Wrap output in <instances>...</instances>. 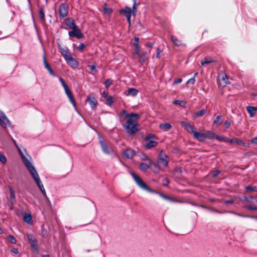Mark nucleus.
Here are the masks:
<instances>
[{
  "mask_svg": "<svg viewBox=\"0 0 257 257\" xmlns=\"http://www.w3.org/2000/svg\"><path fill=\"white\" fill-rule=\"evenodd\" d=\"M103 12L104 15L106 16H107L108 17V18H109L112 12V10L109 8H107L106 4H104Z\"/></svg>",
  "mask_w": 257,
  "mask_h": 257,
  "instance_id": "obj_32",
  "label": "nucleus"
},
{
  "mask_svg": "<svg viewBox=\"0 0 257 257\" xmlns=\"http://www.w3.org/2000/svg\"><path fill=\"white\" fill-rule=\"evenodd\" d=\"M245 208L250 211H256L257 210V205H246Z\"/></svg>",
  "mask_w": 257,
  "mask_h": 257,
  "instance_id": "obj_40",
  "label": "nucleus"
},
{
  "mask_svg": "<svg viewBox=\"0 0 257 257\" xmlns=\"http://www.w3.org/2000/svg\"><path fill=\"white\" fill-rule=\"evenodd\" d=\"M43 63L44 64L45 67L47 70H48L51 67H50V65L48 64V63L47 62V61L46 60V56L45 55L43 56Z\"/></svg>",
  "mask_w": 257,
  "mask_h": 257,
  "instance_id": "obj_41",
  "label": "nucleus"
},
{
  "mask_svg": "<svg viewBox=\"0 0 257 257\" xmlns=\"http://www.w3.org/2000/svg\"><path fill=\"white\" fill-rule=\"evenodd\" d=\"M171 39L172 42L177 46H179L181 45H183L182 41L177 38H176L175 36L172 35L171 36Z\"/></svg>",
  "mask_w": 257,
  "mask_h": 257,
  "instance_id": "obj_30",
  "label": "nucleus"
},
{
  "mask_svg": "<svg viewBox=\"0 0 257 257\" xmlns=\"http://www.w3.org/2000/svg\"><path fill=\"white\" fill-rule=\"evenodd\" d=\"M139 92V91L136 88H130L125 92V94L127 96H131L133 97L136 96Z\"/></svg>",
  "mask_w": 257,
  "mask_h": 257,
  "instance_id": "obj_20",
  "label": "nucleus"
},
{
  "mask_svg": "<svg viewBox=\"0 0 257 257\" xmlns=\"http://www.w3.org/2000/svg\"><path fill=\"white\" fill-rule=\"evenodd\" d=\"M148 142L145 145V147L147 149H151L153 147L156 146L158 143L156 141L149 140Z\"/></svg>",
  "mask_w": 257,
  "mask_h": 257,
  "instance_id": "obj_23",
  "label": "nucleus"
},
{
  "mask_svg": "<svg viewBox=\"0 0 257 257\" xmlns=\"http://www.w3.org/2000/svg\"><path fill=\"white\" fill-rule=\"evenodd\" d=\"M193 137L198 140L200 142H203L205 140L204 133V132H198L195 130L192 133Z\"/></svg>",
  "mask_w": 257,
  "mask_h": 257,
  "instance_id": "obj_14",
  "label": "nucleus"
},
{
  "mask_svg": "<svg viewBox=\"0 0 257 257\" xmlns=\"http://www.w3.org/2000/svg\"><path fill=\"white\" fill-rule=\"evenodd\" d=\"M67 63L73 68H77L78 66V62L74 58H72Z\"/></svg>",
  "mask_w": 257,
  "mask_h": 257,
  "instance_id": "obj_27",
  "label": "nucleus"
},
{
  "mask_svg": "<svg viewBox=\"0 0 257 257\" xmlns=\"http://www.w3.org/2000/svg\"><path fill=\"white\" fill-rule=\"evenodd\" d=\"M66 24L70 29H72L76 28V27H77L75 25L74 20L72 19H67L66 21Z\"/></svg>",
  "mask_w": 257,
  "mask_h": 257,
  "instance_id": "obj_24",
  "label": "nucleus"
},
{
  "mask_svg": "<svg viewBox=\"0 0 257 257\" xmlns=\"http://www.w3.org/2000/svg\"><path fill=\"white\" fill-rule=\"evenodd\" d=\"M139 118L140 115L137 113H131L129 114L126 122L123 125L127 133L130 135L134 134L139 130L137 122Z\"/></svg>",
  "mask_w": 257,
  "mask_h": 257,
  "instance_id": "obj_2",
  "label": "nucleus"
},
{
  "mask_svg": "<svg viewBox=\"0 0 257 257\" xmlns=\"http://www.w3.org/2000/svg\"><path fill=\"white\" fill-rule=\"evenodd\" d=\"M161 52V49L160 48H158L157 49V55H156L157 58H160V54Z\"/></svg>",
  "mask_w": 257,
  "mask_h": 257,
  "instance_id": "obj_62",
  "label": "nucleus"
},
{
  "mask_svg": "<svg viewBox=\"0 0 257 257\" xmlns=\"http://www.w3.org/2000/svg\"><path fill=\"white\" fill-rule=\"evenodd\" d=\"M0 124L3 127H6L10 124V121L6 115L1 111H0Z\"/></svg>",
  "mask_w": 257,
  "mask_h": 257,
  "instance_id": "obj_10",
  "label": "nucleus"
},
{
  "mask_svg": "<svg viewBox=\"0 0 257 257\" xmlns=\"http://www.w3.org/2000/svg\"><path fill=\"white\" fill-rule=\"evenodd\" d=\"M73 30L71 31H69L68 34L69 36L70 37H76L77 39H80L83 38V35L80 31V30L77 28V27H76V28L73 29Z\"/></svg>",
  "mask_w": 257,
  "mask_h": 257,
  "instance_id": "obj_9",
  "label": "nucleus"
},
{
  "mask_svg": "<svg viewBox=\"0 0 257 257\" xmlns=\"http://www.w3.org/2000/svg\"><path fill=\"white\" fill-rule=\"evenodd\" d=\"M39 17L42 22H44L45 21V14L44 12V9L41 8L39 12Z\"/></svg>",
  "mask_w": 257,
  "mask_h": 257,
  "instance_id": "obj_34",
  "label": "nucleus"
},
{
  "mask_svg": "<svg viewBox=\"0 0 257 257\" xmlns=\"http://www.w3.org/2000/svg\"><path fill=\"white\" fill-rule=\"evenodd\" d=\"M64 90H65V93H66V95H67L68 97L69 98L70 102L72 103L73 105L75 107H76V103H75V100H74V99L73 97L71 91L69 90L68 87L65 88L64 89Z\"/></svg>",
  "mask_w": 257,
  "mask_h": 257,
  "instance_id": "obj_16",
  "label": "nucleus"
},
{
  "mask_svg": "<svg viewBox=\"0 0 257 257\" xmlns=\"http://www.w3.org/2000/svg\"><path fill=\"white\" fill-rule=\"evenodd\" d=\"M173 103L174 104L180 105L183 107H185L186 104L185 101L180 100H175L173 101Z\"/></svg>",
  "mask_w": 257,
  "mask_h": 257,
  "instance_id": "obj_36",
  "label": "nucleus"
},
{
  "mask_svg": "<svg viewBox=\"0 0 257 257\" xmlns=\"http://www.w3.org/2000/svg\"><path fill=\"white\" fill-rule=\"evenodd\" d=\"M140 50H141V48L139 46L135 47V53L136 54H137L138 55H140Z\"/></svg>",
  "mask_w": 257,
  "mask_h": 257,
  "instance_id": "obj_58",
  "label": "nucleus"
},
{
  "mask_svg": "<svg viewBox=\"0 0 257 257\" xmlns=\"http://www.w3.org/2000/svg\"><path fill=\"white\" fill-rule=\"evenodd\" d=\"M159 194H160V196L161 197H162L163 198H164V199L173 202H181V201H179L178 200H176V199H174L173 198H171L170 197H169V196H167L166 195H164L162 193H160Z\"/></svg>",
  "mask_w": 257,
  "mask_h": 257,
  "instance_id": "obj_28",
  "label": "nucleus"
},
{
  "mask_svg": "<svg viewBox=\"0 0 257 257\" xmlns=\"http://www.w3.org/2000/svg\"><path fill=\"white\" fill-rule=\"evenodd\" d=\"M195 79L194 78V77H193L188 80V81H187V83L193 84L195 83Z\"/></svg>",
  "mask_w": 257,
  "mask_h": 257,
  "instance_id": "obj_56",
  "label": "nucleus"
},
{
  "mask_svg": "<svg viewBox=\"0 0 257 257\" xmlns=\"http://www.w3.org/2000/svg\"><path fill=\"white\" fill-rule=\"evenodd\" d=\"M88 67L91 71L96 72L97 71L96 66L95 65H88Z\"/></svg>",
  "mask_w": 257,
  "mask_h": 257,
  "instance_id": "obj_54",
  "label": "nucleus"
},
{
  "mask_svg": "<svg viewBox=\"0 0 257 257\" xmlns=\"http://www.w3.org/2000/svg\"><path fill=\"white\" fill-rule=\"evenodd\" d=\"M182 81V79L181 78H178L177 80L175 81L173 83L174 85L178 84L179 83H181Z\"/></svg>",
  "mask_w": 257,
  "mask_h": 257,
  "instance_id": "obj_61",
  "label": "nucleus"
},
{
  "mask_svg": "<svg viewBox=\"0 0 257 257\" xmlns=\"http://www.w3.org/2000/svg\"><path fill=\"white\" fill-rule=\"evenodd\" d=\"M214 62L215 61L211 57H206L201 61V64L202 66H204Z\"/></svg>",
  "mask_w": 257,
  "mask_h": 257,
  "instance_id": "obj_22",
  "label": "nucleus"
},
{
  "mask_svg": "<svg viewBox=\"0 0 257 257\" xmlns=\"http://www.w3.org/2000/svg\"><path fill=\"white\" fill-rule=\"evenodd\" d=\"M161 129L164 131L170 130L172 127V125L169 123H164L159 124Z\"/></svg>",
  "mask_w": 257,
  "mask_h": 257,
  "instance_id": "obj_29",
  "label": "nucleus"
},
{
  "mask_svg": "<svg viewBox=\"0 0 257 257\" xmlns=\"http://www.w3.org/2000/svg\"><path fill=\"white\" fill-rule=\"evenodd\" d=\"M64 57L67 62L73 58L69 52L66 55L64 56Z\"/></svg>",
  "mask_w": 257,
  "mask_h": 257,
  "instance_id": "obj_47",
  "label": "nucleus"
},
{
  "mask_svg": "<svg viewBox=\"0 0 257 257\" xmlns=\"http://www.w3.org/2000/svg\"><path fill=\"white\" fill-rule=\"evenodd\" d=\"M139 38L138 37H135L134 39V46L135 47L139 46Z\"/></svg>",
  "mask_w": 257,
  "mask_h": 257,
  "instance_id": "obj_53",
  "label": "nucleus"
},
{
  "mask_svg": "<svg viewBox=\"0 0 257 257\" xmlns=\"http://www.w3.org/2000/svg\"><path fill=\"white\" fill-rule=\"evenodd\" d=\"M99 142L103 153L107 155H110V151L108 149L107 145L104 139L100 136H99Z\"/></svg>",
  "mask_w": 257,
  "mask_h": 257,
  "instance_id": "obj_7",
  "label": "nucleus"
},
{
  "mask_svg": "<svg viewBox=\"0 0 257 257\" xmlns=\"http://www.w3.org/2000/svg\"><path fill=\"white\" fill-rule=\"evenodd\" d=\"M59 80L60 83H61L62 85L63 86L64 89L68 87L67 85L66 84V83H65V82L64 81V79L62 78L59 77Z\"/></svg>",
  "mask_w": 257,
  "mask_h": 257,
  "instance_id": "obj_48",
  "label": "nucleus"
},
{
  "mask_svg": "<svg viewBox=\"0 0 257 257\" xmlns=\"http://www.w3.org/2000/svg\"><path fill=\"white\" fill-rule=\"evenodd\" d=\"M133 11L128 7H125L123 10L121 11V13L126 18L129 26L131 25V18L132 15V14L135 15L137 9L136 6L140 4L139 2L137 3V0H133Z\"/></svg>",
  "mask_w": 257,
  "mask_h": 257,
  "instance_id": "obj_3",
  "label": "nucleus"
},
{
  "mask_svg": "<svg viewBox=\"0 0 257 257\" xmlns=\"http://www.w3.org/2000/svg\"><path fill=\"white\" fill-rule=\"evenodd\" d=\"M222 118L221 115H218L216 119L213 121V124L216 125V126H218L220 124V120Z\"/></svg>",
  "mask_w": 257,
  "mask_h": 257,
  "instance_id": "obj_38",
  "label": "nucleus"
},
{
  "mask_svg": "<svg viewBox=\"0 0 257 257\" xmlns=\"http://www.w3.org/2000/svg\"><path fill=\"white\" fill-rule=\"evenodd\" d=\"M20 153L21 154L24 164L29 171L35 182L43 194L47 197L46 192L43 185V183L40 178L39 175L32 163L23 154L21 150L19 149Z\"/></svg>",
  "mask_w": 257,
  "mask_h": 257,
  "instance_id": "obj_1",
  "label": "nucleus"
},
{
  "mask_svg": "<svg viewBox=\"0 0 257 257\" xmlns=\"http://www.w3.org/2000/svg\"><path fill=\"white\" fill-rule=\"evenodd\" d=\"M168 156L165 155L164 157L161 156V154L158 156V165L160 168H164L168 164V160L167 159Z\"/></svg>",
  "mask_w": 257,
  "mask_h": 257,
  "instance_id": "obj_8",
  "label": "nucleus"
},
{
  "mask_svg": "<svg viewBox=\"0 0 257 257\" xmlns=\"http://www.w3.org/2000/svg\"><path fill=\"white\" fill-rule=\"evenodd\" d=\"M135 152L131 149L128 148L126 149L125 151L123 152V156L128 159L132 158L135 155Z\"/></svg>",
  "mask_w": 257,
  "mask_h": 257,
  "instance_id": "obj_19",
  "label": "nucleus"
},
{
  "mask_svg": "<svg viewBox=\"0 0 257 257\" xmlns=\"http://www.w3.org/2000/svg\"><path fill=\"white\" fill-rule=\"evenodd\" d=\"M214 138H215L216 139H217L220 141H225V142H226V140L227 139V138L221 137L216 135V134L215 135Z\"/></svg>",
  "mask_w": 257,
  "mask_h": 257,
  "instance_id": "obj_46",
  "label": "nucleus"
},
{
  "mask_svg": "<svg viewBox=\"0 0 257 257\" xmlns=\"http://www.w3.org/2000/svg\"><path fill=\"white\" fill-rule=\"evenodd\" d=\"M85 48V45L84 44H80L79 46L77 47V49L80 51H82Z\"/></svg>",
  "mask_w": 257,
  "mask_h": 257,
  "instance_id": "obj_55",
  "label": "nucleus"
},
{
  "mask_svg": "<svg viewBox=\"0 0 257 257\" xmlns=\"http://www.w3.org/2000/svg\"><path fill=\"white\" fill-rule=\"evenodd\" d=\"M129 115L125 110H123L120 114V118L122 120H124L126 117H128Z\"/></svg>",
  "mask_w": 257,
  "mask_h": 257,
  "instance_id": "obj_39",
  "label": "nucleus"
},
{
  "mask_svg": "<svg viewBox=\"0 0 257 257\" xmlns=\"http://www.w3.org/2000/svg\"><path fill=\"white\" fill-rule=\"evenodd\" d=\"M155 138H156V136L154 134H150L145 138V140L149 141V140H151V139H154Z\"/></svg>",
  "mask_w": 257,
  "mask_h": 257,
  "instance_id": "obj_50",
  "label": "nucleus"
},
{
  "mask_svg": "<svg viewBox=\"0 0 257 257\" xmlns=\"http://www.w3.org/2000/svg\"><path fill=\"white\" fill-rule=\"evenodd\" d=\"M180 123L181 126L183 127L184 129L189 133H191L192 134V133L195 131L194 127L190 123L188 122L182 121H180Z\"/></svg>",
  "mask_w": 257,
  "mask_h": 257,
  "instance_id": "obj_11",
  "label": "nucleus"
},
{
  "mask_svg": "<svg viewBox=\"0 0 257 257\" xmlns=\"http://www.w3.org/2000/svg\"><path fill=\"white\" fill-rule=\"evenodd\" d=\"M8 187H9V189L10 191L11 199L13 201H15V199H16L15 193V190H14L13 187L12 186H9Z\"/></svg>",
  "mask_w": 257,
  "mask_h": 257,
  "instance_id": "obj_33",
  "label": "nucleus"
},
{
  "mask_svg": "<svg viewBox=\"0 0 257 257\" xmlns=\"http://www.w3.org/2000/svg\"><path fill=\"white\" fill-rule=\"evenodd\" d=\"M219 173H220V171H219V170H216V171L214 172V173H213V176L214 177H215L217 176Z\"/></svg>",
  "mask_w": 257,
  "mask_h": 257,
  "instance_id": "obj_63",
  "label": "nucleus"
},
{
  "mask_svg": "<svg viewBox=\"0 0 257 257\" xmlns=\"http://www.w3.org/2000/svg\"><path fill=\"white\" fill-rule=\"evenodd\" d=\"M11 251L16 254H17L19 253V250L17 248L15 247L11 249Z\"/></svg>",
  "mask_w": 257,
  "mask_h": 257,
  "instance_id": "obj_60",
  "label": "nucleus"
},
{
  "mask_svg": "<svg viewBox=\"0 0 257 257\" xmlns=\"http://www.w3.org/2000/svg\"><path fill=\"white\" fill-rule=\"evenodd\" d=\"M251 142L253 144L257 145V137L253 138L251 140Z\"/></svg>",
  "mask_w": 257,
  "mask_h": 257,
  "instance_id": "obj_64",
  "label": "nucleus"
},
{
  "mask_svg": "<svg viewBox=\"0 0 257 257\" xmlns=\"http://www.w3.org/2000/svg\"><path fill=\"white\" fill-rule=\"evenodd\" d=\"M244 200L249 203H256L257 202V197L256 196H251L249 197H245Z\"/></svg>",
  "mask_w": 257,
  "mask_h": 257,
  "instance_id": "obj_31",
  "label": "nucleus"
},
{
  "mask_svg": "<svg viewBox=\"0 0 257 257\" xmlns=\"http://www.w3.org/2000/svg\"><path fill=\"white\" fill-rule=\"evenodd\" d=\"M231 123V121L230 120H227L224 122L223 126L225 129H227L230 127Z\"/></svg>",
  "mask_w": 257,
  "mask_h": 257,
  "instance_id": "obj_45",
  "label": "nucleus"
},
{
  "mask_svg": "<svg viewBox=\"0 0 257 257\" xmlns=\"http://www.w3.org/2000/svg\"><path fill=\"white\" fill-rule=\"evenodd\" d=\"M0 161L3 164H6L7 162V159L5 155L2 154L0 155Z\"/></svg>",
  "mask_w": 257,
  "mask_h": 257,
  "instance_id": "obj_49",
  "label": "nucleus"
},
{
  "mask_svg": "<svg viewBox=\"0 0 257 257\" xmlns=\"http://www.w3.org/2000/svg\"><path fill=\"white\" fill-rule=\"evenodd\" d=\"M246 109L251 117H252L255 115L257 111V107L254 106H248Z\"/></svg>",
  "mask_w": 257,
  "mask_h": 257,
  "instance_id": "obj_21",
  "label": "nucleus"
},
{
  "mask_svg": "<svg viewBox=\"0 0 257 257\" xmlns=\"http://www.w3.org/2000/svg\"><path fill=\"white\" fill-rule=\"evenodd\" d=\"M204 133L205 140L207 138L209 139H212L214 138V136L215 135V134H214V133H213L211 131H209L204 132Z\"/></svg>",
  "mask_w": 257,
  "mask_h": 257,
  "instance_id": "obj_26",
  "label": "nucleus"
},
{
  "mask_svg": "<svg viewBox=\"0 0 257 257\" xmlns=\"http://www.w3.org/2000/svg\"><path fill=\"white\" fill-rule=\"evenodd\" d=\"M111 84V80L110 79H107L105 82L104 85L106 87H109Z\"/></svg>",
  "mask_w": 257,
  "mask_h": 257,
  "instance_id": "obj_57",
  "label": "nucleus"
},
{
  "mask_svg": "<svg viewBox=\"0 0 257 257\" xmlns=\"http://www.w3.org/2000/svg\"><path fill=\"white\" fill-rule=\"evenodd\" d=\"M148 56L146 53H143L140 57V61L142 62H145L147 59Z\"/></svg>",
  "mask_w": 257,
  "mask_h": 257,
  "instance_id": "obj_44",
  "label": "nucleus"
},
{
  "mask_svg": "<svg viewBox=\"0 0 257 257\" xmlns=\"http://www.w3.org/2000/svg\"><path fill=\"white\" fill-rule=\"evenodd\" d=\"M131 174L132 175L133 179L138 184V185L142 189L146 190L149 192H154L151 189H150L147 185L145 184L144 181L142 180V179L135 174L134 172H131Z\"/></svg>",
  "mask_w": 257,
  "mask_h": 257,
  "instance_id": "obj_4",
  "label": "nucleus"
},
{
  "mask_svg": "<svg viewBox=\"0 0 257 257\" xmlns=\"http://www.w3.org/2000/svg\"><path fill=\"white\" fill-rule=\"evenodd\" d=\"M86 100L89 102L91 107L92 109L95 108V107L97 105V101L94 97H92V96H88L87 97Z\"/></svg>",
  "mask_w": 257,
  "mask_h": 257,
  "instance_id": "obj_18",
  "label": "nucleus"
},
{
  "mask_svg": "<svg viewBox=\"0 0 257 257\" xmlns=\"http://www.w3.org/2000/svg\"><path fill=\"white\" fill-rule=\"evenodd\" d=\"M68 13V7L66 3H62L59 6V14L61 18L66 17Z\"/></svg>",
  "mask_w": 257,
  "mask_h": 257,
  "instance_id": "obj_6",
  "label": "nucleus"
},
{
  "mask_svg": "<svg viewBox=\"0 0 257 257\" xmlns=\"http://www.w3.org/2000/svg\"><path fill=\"white\" fill-rule=\"evenodd\" d=\"M69 52V51L66 48H61V53L62 55L64 56Z\"/></svg>",
  "mask_w": 257,
  "mask_h": 257,
  "instance_id": "obj_51",
  "label": "nucleus"
},
{
  "mask_svg": "<svg viewBox=\"0 0 257 257\" xmlns=\"http://www.w3.org/2000/svg\"><path fill=\"white\" fill-rule=\"evenodd\" d=\"M64 90H65V93H66V95H67L68 97L69 98L70 102L72 103L73 105L75 107H76V103H75V100H74V99L73 97L71 91L69 90L68 87L65 88L64 89Z\"/></svg>",
  "mask_w": 257,
  "mask_h": 257,
  "instance_id": "obj_17",
  "label": "nucleus"
},
{
  "mask_svg": "<svg viewBox=\"0 0 257 257\" xmlns=\"http://www.w3.org/2000/svg\"><path fill=\"white\" fill-rule=\"evenodd\" d=\"M169 183V181L168 178H165L163 179L162 185L164 186H167Z\"/></svg>",
  "mask_w": 257,
  "mask_h": 257,
  "instance_id": "obj_52",
  "label": "nucleus"
},
{
  "mask_svg": "<svg viewBox=\"0 0 257 257\" xmlns=\"http://www.w3.org/2000/svg\"><path fill=\"white\" fill-rule=\"evenodd\" d=\"M220 85L225 86L228 83V79L227 75L224 73H221L218 76Z\"/></svg>",
  "mask_w": 257,
  "mask_h": 257,
  "instance_id": "obj_13",
  "label": "nucleus"
},
{
  "mask_svg": "<svg viewBox=\"0 0 257 257\" xmlns=\"http://www.w3.org/2000/svg\"><path fill=\"white\" fill-rule=\"evenodd\" d=\"M245 189L247 192H257L256 186H247L245 187Z\"/></svg>",
  "mask_w": 257,
  "mask_h": 257,
  "instance_id": "obj_35",
  "label": "nucleus"
},
{
  "mask_svg": "<svg viewBox=\"0 0 257 257\" xmlns=\"http://www.w3.org/2000/svg\"><path fill=\"white\" fill-rule=\"evenodd\" d=\"M8 239L13 244H16L17 243V240L13 235H9L8 236Z\"/></svg>",
  "mask_w": 257,
  "mask_h": 257,
  "instance_id": "obj_42",
  "label": "nucleus"
},
{
  "mask_svg": "<svg viewBox=\"0 0 257 257\" xmlns=\"http://www.w3.org/2000/svg\"><path fill=\"white\" fill-rule=\"evenodd\" d=\"M27 237L33 249L37 251L38 250V240L37 238L31 233H27Z\"/></svg>",
  "mask_w": 257,
  "mask_h": 257,
  "instance_id": "obj_5",
  "label": "nucleus"
},
{
  "mask_svg": "<svg viewBox=\"0 0 257 257\" xmlns=\"http://www.w3.org/2000/svg\"><path fill=\"white\" fill-rule=\"evenodd\" d=\"M24 220L29 224H31L32 223V217L30 214L25 215L24 216Z\"/></svg>",
  "mask_w": 257,
  "mask_h": 257,
  "instance_id": "obj_37",
  "label": "nucleus"
},
{
  "mask_svg": "<svg viewBox=\"0 0 257 257\" xmlns=\"http://www.w3.org/2000/svg\"><path fill=\"white\" fill-rule=\"evenodd\" d=\"M102 96L105 99L103 101H105L106 104L111 105L112 104V97L110 96H108V92L107 91H103L102 93Z\"/></svg>",
  "mask_w": 257,
  "mask_h": 257,
  "instance_id": "obj_15",
  "label": "nucleus"
},
{
  "mask_svg": "<svg viewBox=\"0 0 257 257\" xmlns=\"http://www.w3.org/2000/svg\"><path fill=\"white\" fill-rule=\"evenodd\" d=\"M206 112L205 109H202L199 111L196 112L195 115L196 116H203Z\"/></svg>",
  "mask_w": 257,
  "mask_h": 257,
  "instance_id": "obj_43",
  "label": "nucleus"
},
{
  "mask_svg": "<svg viewBox=\"0 0 257 257\" xmlns=\"http://www.w3.org/2000/svg\"><path fill=\"white\" fill-rule=\"evenodd\" d=\"M226 142H228L230 144L235 143L239 145H244V142L237 139H229L227 138V139L226 140Z\"/></svg>",
  "mask_w": 257,
  "mask_h": 257,
  "instance_id": "obj_25",
  "label": "nucleus"
},
{
  "mask_svg": "<svg viewBox=\"0 0 257 257\" xmlns=\"http://www.w3.org/2000/svg\"><path fill=\"white\" fill-rule=\"evenodd\" d=\"M153 165H154L155 167L156 166V164L154 162H153L152 160L149 159L148 164H146L145 163H141L139 166V169L143 171H145L149 167Z\"/></svg>",
  "mask_w": 257,
  "mask_h": 257,
  "instance_id": "obj_12",
  "label": "nucleus"
},
{
  "mask_svg": "<svg viewBox=\"0 0 257 257\" xmlns=\"http://www.w3.org/2000/svg\"><path fill=\"white\" fill-rule=\"evenodd\" d=\"M50 74L53 76H55V73H54V71L53 70V69L51 68V67H50V68H49L48 70H47Z\"/></svg>",
  "mask_w": 257,
  "mask_h": 257,
  "instance_id": "obj_59",
  "label": "nucleus"
}]
</instances>
